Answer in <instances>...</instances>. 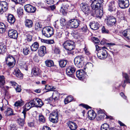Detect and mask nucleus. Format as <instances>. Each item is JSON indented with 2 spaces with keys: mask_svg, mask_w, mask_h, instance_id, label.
<instances>
[{
  "mask_svg": "<svg viewBox=\"0 0 130 130\" xmlns=\"http://www.w3.org/2000/svg\"><path fill=\"white\" fill-rule=\"evenodd\" d=\"M84 50L85 51V52L86 54L89 56V55L90 54V53L88 50L86 48H84Z\"/></svg>",
  "mask_w": 130,
  "mask_h": 130,
  "instance_id": "obj_60",
  "label": "nucleus"
},
{
  "mask_svg": "<svg viewBox=\"0 0 130 130\" xmlns=\"http://www.w3.org/2000/svg\"><path fill=\"white\" fill-rule=\"evenodd\" d=\"M123 77L125 79L124 82L122 83V86L123 87H124L126 85L125 84V82L129 83V76L127 74L123 73Z\"/></svg>",
  "mask_w": 130,
  "mask_h": 130,
  "instance_id": "obj_29",
  "label": "nucleus"
},
{
  "mask_svg": "<svg viewBox=\"0 0 130 130\" xmlns=\"http://www.w3.org/2000/svg\"><path fill=\"white\" fill-rule=\"evenodd\" d=\"M39 120L40 122L42 123H43L45 122V119L43 116L42 114H40L39 116Z\"/></svg>",
  "mask_w": 130,
  "mask_h": 130,
  "instance_id": "obj_42",
  "label": "nucleus"
},
{
  "mask_svg": "<svg viewBox=\"0 0 130 130\" xmlns=\"http://www.w3.org/2000/svg\"><path fill=\"white\" fill-rule=\"evenodd\" d=\"M5 78L3 75H0V87H2L5 83Z\"/></svg>",
  "mask_w": 130,
  "mask_h": 130,
  "instance_id": "obj_34",
  "label": "nucleus"
},
{
  "mask_svg": "<svg viewBox=\"0 0 130 130\" xmlns=\"http://www.w3.org/2000/svg\"><path fill=\"white\" fill-rule=\"evenodd\" d=\"M107 48L105 47H101V48L98 50L97 53L98 58L100 59L104 60L107 57V53L106 50Z\"/></svg>",
  "mask_w": 130,
  "mask_h": 130,
  "instance_id": "obj_3",
  "label": "nucleus"
},
{
  "mask_svg": "<svg viewBox=\"0 0 130 130\" xmlns=\"http://www.w3.org/2000/svg\"><path fill=\"white\" fill-rule=\"evenodd\" d=\"M105 22L108 26L115 25L116 22L115 18L113 16H108L105 20Z\"/></svg>",
  "mask_w": 130,
  "mask_h": 130,
  "instance_id": "obj_8",
  "label": "nucleus"
},
{
  "mask_svg": "<svg viewBox=\"0 0 130 130\" xmlns=\"http://www.w3.org/2000/svg\"><path fill=\"white\" fill-rule=\"evenodd\" d=\"M93 66V64L91 63H88L86 65V67L88 69H92Z\"/></svg>",
  "mask_w": 130,
  "mask_h": 130,
  "instance_id": "obj_53",
  "label": "nucleus"
},
{
  "mask_svg": "<svg viewBox=\"0 0 130 130\" xmlns=\"http://www.w3.org/2000/svg\"><path fill=\"white\" fill-rule=\"evenodd\" d=\"M18 123L19 125L22 127L24 123V120L23 119L20 118L18 119Z\"/></svg>",
  "mask_w": 130,
  "mask_h": 130,
  "instance_id": "obj_43",
  "label": "nucleus"
},
{
  "mask_svg": "<svg viewBox=\"0 0 130 130\" xmlns=\"http://www.w3.org/2000/svg\"><path fill=\"white\" fill-rule=\"evenodd\" d=\"M63 47L66 50L71 51L74 49L75 47V44L73 41L69 40L65 41L63 44Z\"/></svg>",
  "mask_w": 130,
  "mask_h": 130,
  "instance_id": "obj_4",
  "label": "nucleus"
},
{
  "mask_svg": "<svg viewBox=\"0 0 130 130\" xmlns=\"http://www.w3.org/2000/svg\"><path fill=\"white\" fill-rule=\"evenodd\" d=\"M75 68L73 66L69 67L66 70L67 74L70 76H71L74 73Z\"/></svg>",
  "mask_w": 130,
  "mask_h": 130,
  "instance_id": "obj_16",
  "label": "nucleus"
},
{
  "mask_svg": "<svg viewBox=\"0 0 130 130\" xmlns=\"http://www.w3.org/2000/svg\"><path fill=\"white\" fill-rule=\"evenodd\" d=\"M54 53L55 54H59L60 52V50L58 47H55L53 49Z\"/></svg>",
  "mask_w": 130,
  "mask_h": 130,
  "instance_id": "obj_48",
  "label": "nucleus"
},
{
  "mask_svg": "<svg viewBox=\"0 0 130 130\" xmlns=\"http://www.w3.org/2000/svg\"><path fill=\"white\" fill-rule=\"evenodd\" d=\"M60 24L62 26H64L66 24V20L64 18H61L60 20Z\"/></svg>",
  "mask_w": 130,
  "mask_h": 130,
  "instance_id": "obj_50",
  "label": "nucleus"
},
{
  "mask_svg": "<svg viewBox=\"0 0 130 130\" xmlns=\"http://www.w3.org/2000/svg\"><path fill=\"white\" fill-rule=\"evenodd\" d=\"M14 75L18 78L20 79H22L23 78V75L21 72L20 70L18 69H16L14 72Z\"/></svg>",
  "mask_w": 130,
  "mask_h": 130,
  "instance_id": "obj_23",
  "label": "nucleus"
},
{
  "mask_svg": "<svg viewBox=\"0 0 130 130\" xmlns=\"http://www.w3.org/2000/svg\"><path fill=\"white\" fill-rule=\"evenodd\" d=\"M8 22L10 23H13L15 21V18L11 14L8 15L7 18Z\"/></svg>",
  "mask_w": 130,
  "mask_h": 130,
  "instance_id": "obj_31",
  "label": "nucleus"
},
{
  "mask_svg": "<svg viewBox=\"0 0 130 130\" xmlns=\"http://www.w3.org/2000/svg\"><path fill=\"white\" fill-rule=\"evenodd\" d=\"M39 45L37 42H34L30 46L31 50L32 51H35L38 48Z\"/></svg>",
  "mask_w": 130,
  "mask_h": 130,
  "instance_id": "obj_27",
  "label": "nucleus"
},
{
  "mask_svg": "<svg viewBox=\"0 0 130 130\" xmlns=\"http://www.w3.org/2000/svg\"><path fill=\"white\" fill-rule=\"evenodd\" d=\"M23 101L22 100L18 101L14 103V105L16 106H21L23 105Z\"/></svg>",
  "mask_w": 130,
  "mask_h": 130,
  "instance_id": "obj_45",
  "label": "nucleus"
},
{
  "mask_svg": "<svg viewBox=\"0 0 130 130\" xmlns=\"http://www.w3.org/2000/svg\"><path fill=\"white\" fill-rule=\"evenodd\" d=\"M78 33L76 34L75 33H73V36L74 37L75 39L78 38L79 37V35Z\"/></svg>",
  "mask_w": 130,
  "mask_h": 130,
  "instance_id": "obj_59",
  "label": "nucleus"
},
{
  "mask_svg": "<svg viewBox=\"0 0 130 130\" xmlns=\"http://www.w3.org/2000/svg\"><path fill=\"white\" fill-rule=\"evenodd\" d=\"M101 30L102 32L103 33L107 34L109 32V30L105 28L104 26L102 27Z\"/></svg>",
  "mask_w": 130,
  "mask_h": 130,
  "instance_id": "obj_49",
  "label": "nucleus"
},
{
  "mask_svg": "<svg viewBox=\"0 0 130 130\" xmlns=\"http://www.w3.org/2000/svg\"><path fill=\"white\" fill-rule=\"evenodd\" d=\"M27 41H31L32 40V37L31 35H28L27 36Z\"/></svg>",
  "mask_w": 130,
  "mask_h": 130,
  "instance_id": "obj_58",
  "label": "nucleus"
},
{
  "mask_svg": "<svg viewBox=\"0 0 130 130\" xmlns=\"http://www.w3.org/2000/svg\"><path fill=\"white\" fill-rule=\"evenodd\" d=\"M60 94L57 91H55L53 94L52 96L54 99L55 100H58L60 97Z\"/></svg>",
  "mask_w": 130,
  "mask_h": 130,
  "instance_id": "obj_33",
  "label": "nucleus"
},
{
  "mask_svg": "<svg viewBox=\"0 0 130 130\" xmlns=\"http://www.w3.org/2000/svg\"><path fill=\"white\" fill-rule=\"evenodd\" d=\"M5 30V26L4 24L3 23L0 22V33L4 32Z\"/></svg>",
  "mask_w": 130,
  "mask_h": 130,
  "instance_id": "obj_37",
  "label": "nucleus"
},
{
  "mask_svg": "<svg viewBox=\"0 0 130 130\" xmlns=\"http://www.w3.org/2000/svg\"><path fill=\"white\" fill-rule=\"evenodd\" d=\"M40 72V69L38 68L34 67L31 70V74L33 76H38Z\"/></svg>",
  "mask_w": 130,
  "mask_h": 130,
  "instance_id": "obj_20",
  "label": "nucleus"
},
{
  "mask_svg": "<svg viewBox=\"0 0 130 130\" xmlns=\"http://www.w3.org/2000/svg\"><path fill=\"white\" fill-rule=\"evenodd\" d=\"M69 7V5L67 2H64L63 3L61 7L60 11L63 14H64L66 13V12L65 11Z\"/></svg>",
  "mask_w": 130,
  "mask_h": 130,
  "instance_id": "obj_19",
  "label": "nucleus"
},
{
  "mask_svg": "<svg viewBox=\"0 0 130 130\" xmlns=\"http://www.w3.org/2000/svg\"><path fill=\"white\" fill-rule=\"evenodd\" d=\"M81 23V22L77 19H72L70 20L68 22L69 26L72 28H77Z\"/></svg>",
  "mask_w": 130,
  "mask_h": 130,
  "instance_id": "obj_7",
  "label": "nucleus"
},
{
  "mask_svg": "<svg viewBox=\"0 0 130 130\" xmlns=\"http://www.w3.org/2000/svg\"><path fill=\"white\" fill-rule=\"evenodd\" d=\"M11 130H17V127L15 124H11L10 126Z\"/></svg>",
  "mask_w": 130,
  "mask_h": 130,
  "instance_id": "obj_51",
  "label": "nucleus"
},
{
  "mask_svg": "<svg viewBox=\"0 0 130 130\" xmlns=\"http://www.w3.org/2000/svg\"><path fill=\"white\" fill-rule=\"evenodd\" d=\"M51 120L53 123H57L58 120V114L57 111H53L50 114Z\"/></svg>",
  "mask_w": 130,
  "mask_h": 130,
  "instance_id": "obj_10",
  "label": "nucleus"
},
{
  "mask_svg": "<svg viewBox=\"0 0 130 130\" xmlns=\"http://www.w3.org/2000/svg\"><path fill=\"white\" fill-rule=\"evenodd\" d=\"M122 34L124 37L130 40V29L125 30L122 32Z\"/></svg>",
  "mask_w": 130,
  "mask_h": 130,
  "instance_id": "obj_25",
  "label": "nucleus"
},
{
  "mask_svg": "<svg viewBox=\"0 0 130 130\" xmlns=\"http://www.w3.org/2000/svg\"><path fill=\"white\" fill-rule=\"evenodd\" d=\"M25 25L26 27L28 28L31 27L33 25V22L32 20L27 19L25 21Z\"/></svg>",
  "mask_w": 130,
  "mask_h": 130,
  "instance_id": "obj_24",
  "label": "nucleus"
},
{
  "mask_svg": "<svg viewBox=\"0 0 130 130\" xmlns=\"http://www.w3.org/2000/svg\"><path fill=\"white\" fill-rule=\"evenodd\" d=\"M62 33L61 32H57L56 34L57 38H60L61 37Z\"/></svg>",
  "mask_w": 130,
  "mask_h": 130,
  "instance_id": "obj_61",
  "label": "nucleus"
},
{
  "mask_svg": "<svg viewBox=\"0 0 130 130\" xmlns=\"http://www.w3.org/2000/svg\"><path fill=\"white\" fill-rule=\"evenodd\" d=\"M47 41V42L50 44H52L54 43V41L53 40H46Z\"/></svg>",
  "mask_w": 130,
  "mask_h": 130,
  "instance_id": "obj_64",
  "label": "nucleus"
},
{
  "mask_svg": "<svg viewBox=\"0 0 130 130\" xmlns=\"http://www.w3.org/2000/svg\"><path fill=\"white\" fill-rule=\"evenodd\" d=\"M8 4L5 2H0V14H2L7 10Z\"/></svg>",
  "mask_w": 130,
  "mask_h": 130,
  "instance_id": "obj_11",
  "label": "nucleus"
},
{
  "mask_svg": "<svg viewBox=\"0 0 130 130\" xmlns=\"http://www.w3.org/2000/svg\"><path fill=\"white\" fill-rule=\"evenodd\" d=\"M73 97L71 95L67 97L64 99V102L65 104H67L71 102L73 99Z\"/></svg>",
  "mask_w": 130,
  "mask_h": 130,
  "instance_id": "obj_36",
  "label": "nucleus"
},
{
  "mask_svg": "<svg viewBox=\"0 0 130 130\" xmlns=\"http://www.w3.org/2000/svg\"><path fill=\"white\" fill-rule=\"evenodd\" d=\"M86 74L83 70H78L76 72L77 77L80 80L83 79L84 78V76Z\"/></svg>",
  "mask_w": 130,
  "mask_h": 130,
  "instance_id": "obj_18",
  "label": "nucleus"
},
{
  "mask_svg": "<svg viewBox=\"0 0 130 130\" xmlns=\"http://www.w3.org/2000/svg\"><path fill=\"white\" fill-rule=\"evenodd\" d=\"M5 61L7 66L9 68H13L16 63L15 56L11 54L7 55L5 57Z\"/></svg>",
  "mask_w": 130,
  "mask_h": 130,
  "instance_id": "obj_2",
  "label": "nucleus"
},
{
  "mask_svg": "<svg viewBox=\"0 0 130 130\" xmlns=\"http://www.w3.org/2000/svg\"><path fill=\"white\" fill-rule=\"evenodd\" d=\"M59 62L60 67H64L66 66L67 61L66 60H62L60 61Z\"/></svg>",
  "mask_w": 130,
  "mask_h": 130,
  "instance_id": "obj_39",
  "label": "nucleus"
},
{
  "mask_svg": "<svg viewBox=\"0 0 130 130\" xmlns=\"http://www.w3.org/2000/svg\"><path fill=\"white\" fill-rule=\"evenodd\" d=\"M84 58L82 55L78 56L74 58V61L75 65L78 68L82 67L84 65Z\"/></svg>",
  "mask_w": 130,
  "mask_h": 130,
  "instance_id": "obj_5",
  "label": "nucleus"
},
{
  "mask_svg": "<svg viewBox=\"0 0 130 130\" xmlns=\"http://www.w3.org/2000/svg\"><path fill=\"white\" fill-rule=\"evenodd\" d=\"M32 103H31L30 101L26 103L25 105V108L22 112V113L23 115L24 119L26 117V112L29 110L31 107H34L32 106Z\"/></svg>",
  "mask_w": 130,
  "mask_h": 130,
  "instance_id": "obj_14",
  "label": "nucleus"
},
{
  "mask_svg": "<svg viewBox=\"0 0 130 130\" xmlns=\"http://www.w3.org/2000/svg\"><path fill=\"white\" fill-rule=\"evenodd\" d=\"M110 127L109 125L107 123H104L101 126V130H109Z\"/></svg>",
  "mask_w": 130,
  "mask_h": 130,
  "instance_id": "obj_35",
  "label": "nucleus"
},
{
  "mask_svg": "<svg viewBox=\"0 0 130 130\" xmlns=\"http://www.w3.org/2000/svg\"><path fill=\"white\" fill-rule=\"evenodd\" d=\"M30 49L28 46L25 47L23 49V52L24 54L27 55L30 52Z\"/></svg>",
  "mask_w": 130,
  "mask_h": 130,
  "instance_id": "obj_40",
  "label": "nucleus"
},
{
  "mask_svg": "<svg viewBox=\"0 0 130 130\" xmlns=\"http://www.w3.org/2000/svg\"><path fill=\"white\" fill-rule=\"evenodd\" d=\"M80 31L84 32H86L88 31V30L86 25L84 24H83V26L81 28Z\"/></svg>",
  "mask_w": 130,
  "mask_h": 130,
  "instance_id": "obj_41",
  "label": "nucleus"
},
{
  "mask_svg": "<svg viewBox=\"0 0 130 130\" xmlns=\"http://www.w3.org/2000/svg\"><path fill=\"white\" fill-rule=\"evenodd\" d=\"M41 27V25L39 23H36L35 25V29L36 30H39L40 29V28Z\"/></svg>",
  "mask_w": 130,
  "mask_h": 130,
  "instance_id": "obj_46",
  "label": "nucleus"
},
{
  "mask_svg": "<svg viewBox=\"0 0 130 130\" xmlns=\"http://www.w3.org/2000/svg\"><path fill=\"white\" fill-rule=\"evenodd\" d=\"M17 11L18 13L20 15H22L23 13V10L21 9H18Z\"/></svg>",
  "mask_w": 130,
  "mask_h": 130,
  "instance_id": "obj_54",
  "label": "nucleus"
},
{
  "mask_svg": "<svg viewBox=\"0 0 130 130\" xmlns=\"http://www.w3.org/2000/svg\"><path fill=\"white\" fill-rule=\"evenodd\" d=\"M88 117L91 120L94 119L95 117V113L93 110H89L88 112Z\"/></svg>",
  "mask_w": 130,
  "mask_h": 130,
  "instance_id": "obj_22",
  "label": "nucleus"
},
{
  "mask_svg": "<svg viewBox=\"0 0 130 130\" xmlns=\"http://www.w3.org/2000/svg\"><path fill=\"white\" fill-rule=\"evenodd\" d=\"M89 26L91 29L94 30L97 29L99 26L98 23L92 22L90 23Z\"/></svg>",
  "mask_w": 130,
  "mask_h": 130,
  "instance_id": "obj_26",
  "label": "nucleus"
},
{
  "mask_svg": "<svg viewBox=\"0 0 130 130\" xmlns=\"http://www.w3.org/2000/svg\"><path fill=\"white\" fill-rule=\"evenodd\" d=\"M46 65L47 67H51L53 66L54 65L53 61L51 60H47L45 61Z\"/></svg>",
  "mask_w": 130,
  "mask_h": 130,
  "instance_id": "obj_38",
  "label": "nucleus"
},
{
  "mask_svg": "<svg viewBox=\"0 0 130 130\" xmlns=\"http://www.w3.org/2000/svg\"><path fill=\"white\" fill-rule=\"evenodd\" d=\"M104 110L100 109L98 111L99 117L100 116L101 118H104Z\"/></svg>",
  "mask_w": 130,
  "mask_h": 130,
  "instance_id": "obj_44",
  "label": "nucleus"
},
{
  "mask_svg": "<svg viewBox=\"0 0 130 130\" xmlns=\"http://www.w3.org/2000/svg\"><path fill=\"white\" fill-rule=\"evenodd\" d=\"M104 2L103 0H94L91 5L92 11L90 10V6L86 3H81L80 6L85 14L91 13L92 15L95 14L97 17H101L103 14V10L101 9L104 4Z\"/></svg>",
  "mask_w": 130,
  "mask_h": 130,
  "instance_id": "obj_1",
  "label": "nucleus"
},
{
  "mask_svg": "<svg viewBox=\"0 0 130 130\" xmlns=\"http://www.w3.org/2000/svg\"><path fill=\"white\" fill-rule=\"evenodd\" d=\"M15 90L17 92H20L21 90V87L18 85L15 88Z\"/></svg>",
  "mask_w": 130,
  "mask_h": 130,
  "instance_id": "obj_55",
  "label": "nucleus"
},
{
  "mask_svg": "<svg viewBox=\"0 0 130 130\" xmlns=\"http://www.w3.org/2000/svg\"><path fill=\"white\" fill-rule=\"evenodd\" d=\"M6 46L3 44L0 43V54H3L6 51Z\"/></svg>",
  "mask_w": 130,
  "mask_h": 130,
  "instance_id": "obj_30",
  "label": "nucleus"
},
{
  "mask_svg": "<svg viewBox=\"0 0 130 130\" xmlns=\"http://www.w3.org/2000/svg\"><path fill=\"white\" fill-rule=\"evenodd\" d=\"M46 53V49L45 46H42L40 47L38 50V54L40 57L43 56Z\"/></svg>",
  "mask_w": 130,
  "mask_h": 130,
  "instance_id": "obj_17",
  "label": "nucleus"
},
{
  "mask_svg": "<svg viewBox=\"0 0 130 130\" xmlns=\"http://www.w3.org/2000/svg\"><path fill=\"white\" fill-rule=\"evenodd\" d=\"M5 113L6 115L8 116H10L14 115L13 110L10 108H8L6 110L5 112Z\"/></svg>",
  "mask_w": 130,
  "mask_h": 130,
  "instance_id": "obj_28",
  "label": "nucleus"
},
{
  "mask_svg": "<svg viewBox=\"0 0 130 130\" xmlns=\"http://www.w3.org/2000/svg\"><path fill=\"white\" fill-rule=\"evenodd\" d=\"M10 83L12 86H14L15 87V86L17 87L18 85V84L14 81H11Z\"/></svg>",
  "mask_w": 130,
  "mask_h": 130,
  "instance_id": "obj_57",
  "label": "nucleus"
},
{
  "mask_svg": "<svg viewBox=\"0 0 130 130\" xmlns=\"http://www.w3.org/2000/svg\"><path fill=\"white\" fill-rule=\"evenodd\" d=\"M46 3L48 4L51 5L54 3L53 0H45Z\"/></svg>",
  "mask_w": 130,
  "mask_h": 130,
  "instance_id": "obj_56",
  "label": "nucleus"
},
{
  "mask_svg": "<svg viewBox=\"0 0 130 130\" xmlns=\"http://www.w3.org/2000/svg\"><path fill=\"white\" fill-rule=\"evenodd\" d=\"M119 7L122 9L127 8L129 5L128 0H119Z\"/></svg>",
  "mask_w": 130,
  "mask_h": 130,
  "instance_id": "obj_12",
  "label": "nucleus"
},
{
  "mask_svg": "<svg viewBox=\"0 0 130 130\" xmlns=\"http://www.w3.org/2000/svg\"><path fill=\"white\" fill-rule=\"evenodd\" d=\"M8 34L10 37L13 39L17 38L18 36V33L17 31L12 29L9 30Z\"/></svg>",
  "mask_w": 130,
  "mask_h": 130,
  "instance_id": "obj_15",
  "label": "nucleus"
},
{
  "mask_svg": "<svg viewBox=\"0 0 130 130\" xmlns=\"http://www.w3.org/2000/svg\"><path fill=\"white\" fill-rule=\"evenodd\" d=\"M91 39L95 43H98L100 42L99 40L97 38L95 37H92Z\"/></svg>",
  "mask_w": 130,
  "mask_h": 130,
  "instance_id": "obj_47",
  "label": "nucleus"
},
{
  "mask_svg": "<svg viewBox=\"0 0 130 130\" xmlns=\"http://www.w3.org/2000/svg\"><path fill=\"white\" fill-rule=\"evenodd\" d=\"M80 105L86 108L87 109H88L89 108V107L88 105L84 104H81Z\"/></svg>",
  "mask_w": 130,
  "mask_h": 130,
  "instance_id": "obj_63",
  "label": "nucleus"
},
{
  "mask_svg": "<svg viewBox=\"0 0 130 130\" xmlns=\"http://www.w3.org/2000/svg\"><path fill=\"white\" fill-rule=\"evenodd\" d=\"M42 130H51V129L49 127L45 126L43 127Z\"/></svg>",
  "mask_w": 130,
  "mask_h": 130,
  "instance_id": "obj_62",
  "label": "nucleus"
},
{
  "mask_svg": "<svg viewBox=\"0 0 130 130\" xmlns=\"http://www.w3.org/2000/svg\"><path fill=\"white\" fill-rule=\"evenodd\" d=\"M67 124L69 128L72 130H75L77 127L76 123L72 121L68 122Z\"/></svg>",
  "mask_w": 130,
  "mask_h": 130,
  "instance_id": "obj_21",
  "label": "nucleus"
},
{
  "mask_svg": "<svg viewBox=\"0 0 130 130\" xmlns=\"http://www.w3.org/2000/svg\"><path fill=\"white\" fill-rule=\"evenodd\" d=\"M42 33L44 36L49 37L53 34V29L52 27L50 26L46 27L43 28Z\"/></svg>",
  "mask_w": 130,
  "mask_h": 130,
  "instance_id": "obj_6",
  "label": "nucleus"
},
{
  "mask_svg": "<svg viewBox=\"0 0 130 130\" xmlns=\"http://www.w3.org/2000/svg\"><path fill=\"white\" fill-rule=\"evenodd\" d=\"M115 2L112 1L110 3L109 5L108 10L110 11H113L115 9Z\"/></svg>",
  "mask_w": 130,
  "mask_h": 130,
  "instance_id": "obj_32",
  "label": "nucleus"
},
{
  "mask_svg": "<svg viewBox=\"0 0 130 130\" xmlns=\"http://www.w3.org/2000/svg\"><path fill=\"white\" fill-rule=\"evenodd\" d=\"M51 87V86H50L48 85H46L45 86V90H47V91H46V92L49 91H52Z\"/></svg>",
  "mask_w": 130,
  "mask_h": 130,
  "instance_id": "obj_52",
  "label": "nucleus"
},
{
  "mask_svg": "<svg viewBox=\"0 0 130 130\" xmlns=\"http://www.w3.org/2000/svg\"><path fill=\"white\" fill-rule=\"evenodd\" d=\"M25 10L29 13H34L36 10V8L29 4L26 5L24 6Z\"/></svg>",
  "mask_w": 130,
  "mask_h": 130,
  "instance_id": "obj_13",
  "label": "nucleus"
},
{
  "mask_svg": "<svg viewBox=\"0 0 130 130\" xmlns=\"http://www.w3.org/2000/svg\"><path fill=\"white\" fill-rule=\"evenodd\" d=\"M30 102L32 103V106L34 107H41L44 104L41 100L38 98H34L30 101Z\"/></svg>",
  "mask_w": 130,
  "mask_h": 130,
  "instance_id": "obj_9",
  "label": "nucleus"
}]
</instances>
